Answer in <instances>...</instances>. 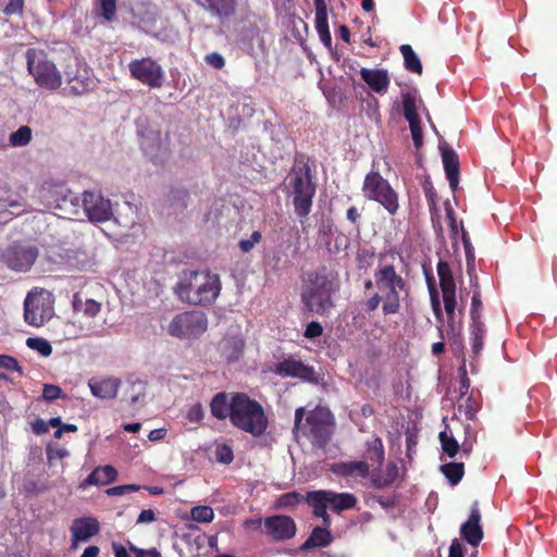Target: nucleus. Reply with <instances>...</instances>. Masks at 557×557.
Listing matches in <instances>:
<instances>
[{"mask_svg":"<svg viewBox=\"0 0 557 557\" xmlns=\"http://www.w3.org/2000/svg\"><path fill=\"white\" fill-rule=\"evenodd\" d=\"M222 288L218 274L210 271L185 270L174 286L177 298L190 306H211Z\"/></svg>","mask_w":557,"mask_h":557,"instance_id":"f257e3e1","label":"nucleus"},{"mask_svg":"<svg viewBox=\"0 0 557 557\" xmlns=\"http://www.w3.org/2000/svg\"><path fill=\"white\" fill-rule=\"evenodd\" d=\"M377 267L373 273L376 288L384 294L382 312L384 315L395 314L400 310V293L407 290V281L397 272L395 261H403L396 250L377 255Z\"/></svg>","mask_w":557,"mask_h":557,"instance_id":"f03ea898","label":"nucleus"},{"mask_svg":"<svg viewBox=\"0 0 557 557\" xmlns=\"http://www.w3.org/2000/svg\"><path fill=\"white\" fill-rule=\"evenodd\" d=\"M286 181L293 196L295 214L299 219L307 218L312 209L318 184L314 168L309 164V159L305 154L295 156Z\"/></svg>","mask_w":557,"mask_h":557,"instance_id":"7ed1b4c3","label":"nucleus"},{"mask_svg":"<svg viewBox=\"0 0 557 557\" xmlns=\"http://www.w3.org/2000/svg\"><path fill=\"white\" fill-rule=\"evenodd\" d=\"M338 274L326 269L311 272L305 280L300 300L306 311L323 315L333 307V296L339 290Z\"/></svg>","mask_w":557,"mask_h":557,"instance_id":"20e7f679","label":"nucleus"},{"mask_svg":"<svg viewBox=\"0 0 557 557\" xmlns=\"http://www.w3.org/2000/svg\"><path fill=\"white\" fill-rule=\"evenodd\" d=\"M231 424L255 437L263 435L269 426V418L263 406L244 392H232Z\"/></svg>","mask_w":557,"mask_h":557,"instance_id":"39448f33","label":"nucleus"},{"mask_svg":"<svg viewBox=\"0 0 557 557\" xmlns=\"http://www.w3.org/2000/svg\"><path fill=\"white\" fill-rule=\"evenodd\" d=\"M305 414L304 407L296 409L294 431L301 432L319 447L325 446L332 436L333 417L331 411L318 408L309 411L304 420Z\"/></svg>","mask_w":557,"mask_h":557,"instance_id":"423d86ee","label":"nucleus"},{"mask_svg":"<svg viewBox=\"0 0 557 557\" xmlns=\"http://www.w3.org/2000/svg\"><path fill=\"white\" fill-rule=\"evenodd\" d=\"M306 503L312 508L314 517L321 518L324 525L331 527L332 520L327 513V508L337 513L352 509L357 505V497L350 493L318 490L306 494Z\"/></svg>","mask_w":557,"mask_h":557,"instance_id":"0eeeda50","label":"nucleus"},{"mask_svg":"<svg viewBox=\"0 0 557 557\" xmlns=\"http://www.w3.org/2000/svg\"><path fill=\"white\" fill-rule=\"evenodd\" d=\"M27 69L36 84L48 90H57L62 85V75L44 50L29 48L26 51Z\"/></svg>","mask_w":557,"mask_h":557,"instance_id":"6e6552de","label":"nucleus"},{"mask_svg":"<svg viewBox=\"0 0 557 557\" xmlns=\"http://www.w3.org/2000/svg\"><path fill=\"white\" fill-rule=\"evenodd\" d=\"M362 191L368 200L379 202L391 215L397 213L398 195L379 172L371 171L366 175Z\"/></svg>","mask_w":557,"mask_h":557,"instance_id":"1a4fd4ad","label":"nucleus"},{"mask_svg":"<svg viewBox=\"0 0 557 557\" xmlns=\"http://www.w3.org/2000/svg\"><path fill=\"white\" fill-rule=\"evenodd\" d=\"M207 329V314L190 310L176 314L168 325V333L176 338L190 339L200 337Z\"/></svg>","mask_w":557,"mask_h":557,"instance_id":"9d476101","label":"nucleus"},{"mask_svg":"<svg viewBox=\"0 0 557 557\" xmlns=\"http://www.w3.org/2000/svg\"><path fill=\"white\" fill-rule=\"evenodd\" d=\"M436 270L440 278V287L443 293L444 307L447 314L446 332L447 335L451 334L454 337H458L460 325H458L455 320V310L457 306L455 278L450 267L446 261L440 260Z\"/></svg>","mask_w":557,"mask_h":557,"instance_id":"9b49d317","label":"nucleus"},{"mask_svg":"<svg viewBox=\"0 0 557 557\" xmlns=\"http://www.w3.org/2000/svg\"><path fill=\"white\" fill-rule=\"evenodd\" d=\"M53 306L51 294L44 289H32L24 300V320L27 324L40 327L51 319Z\"/></svg>","mask_w":557,"mask_h":557,"instance_id":"f8f14e48","label":"nucleus"},{"mask_svg":"<svg viewBox=\"0 0 557 557\" xmlns=\"http://www.w3.org/2000/svg\"><path fill=\"white\" fill-rule=\"evenodd\" d=\"M128 71L134 79L150 88H160L164 83V71L151 57L132 60Z\"/></svg>","mask_w":557,"mask_h":557,"instance_id":"ddd939ff","label":"nucleus"},{"mask_svg":"<svg viewBox=\"0 0 557 557\" xmlns=\"http://www.w3.org/2000/svg\"><path fill=\"white\" fill-rule=\"evenodd\" d=\"M45 197L48 206L59 210L62 214L78 215L81 199L65 185H55L49 188Z\"/></svg>","mask_w":557,"mask_h":557,"instance_id":"4468645a","label":"nucleus"},{"mask_svg":"<svg viewBox=\"0 0 557 557\" xmlns=\"http://www.w3.org/2000/svg\"><path fill=\"white\" fill-rule=\"evenodd\" d=\"M84 212L92 222H104L112 215L111 202L99 191H85L82 205Z\"/></svg>","mask_w":557,"mask_h":557,"instance_id":"2eb2a0df","label":"nucleus"},{"mask_svg":"<svg viewBox=\"0 0 557 557\" xmlns=\"http://www.w3.org/2000/svg\"><path fill=\"white\" fill-rule=\"evenodd\" d=\"M272 372L281 377L300 379L305 382L312 383L318 380L313 367L307 366L292 356L275 363Z\"/></svg>","mask_w":557,"mask_h":557,"instance_id":"dca6fc26","label":"nucleus"},{"mask_svg":"<svg viewBox=\"0 0 557 557\" xmlns=\"http://www.w3.org/2000/svg\"><path fill=\"white\" fill-rule=\"evenodd\" d=\"M38 257L36 247L12 245L2 255L4 263L14 271H27Z\"/></svg>","mask_w":557,"mask_h":557,"instance_id":"f3484780","label":"nucleus"},{"mask_svg":"<svg viewBox=\"0 0 557 557\" xmlns=\"http://www.w3.org/2000/svg\"><path fill=\"white\" fill-rule=\"evenodd\" d=\"M264 533L274 542L290 540L295 536L297 527L293 518L284 515L267 517L263 522Z\"/></svg>","mask_w":557,"mask_h":557,"instance_id":"a211bd4d","label":"nucleus"},{"mask_svg":"<svg viewBox=\"0 0 557 557\" xmlns=\"http://www.w3.org/2000/svg\"><path fill=\"white\" fill-rule=\"evenodd\" d=\"M401 98L404 116L409 123L413 145L417 149H419L423 145V133L421 127V120L417 110V99L410 92L403 94Z\"/></svg>","mask_w":557,"mask_h":557,"instance_id":"6ab92c4d","label":"nucleus"},{"mask_svg":"<svg viewBox=\"0 0 557 557\" xmlns=\"http://www.w3.org/2000/svg\"><path fill=\"white\" fill-rule=\"evenodd\" d=\"M471 425L467 424L465 426L466 437L461 444L454 437V435L448 434L447 431H443L438 435V440L441 442V446L443 453L446 454L449 458H454L459 451L461 456L468 457L473 449V440L469 436L471 433Z\"/></svg>","mask_w":557,"mask_h":557,"instance_id":"aec40b11","label":"nucleus"},{"mask_svg":"<svg viewBox=\"0 0 557 557\" xmlns=\"http://www.w3.org/2000/svg\"><path fill=\"white\" fill-rule=\"evenodd\" d=\"M480 521L481 512L479 503L474 502L468 520L460 527L461 537L473 547H478L483 540L484 532Z\"/></svg>","mask_w":557,"mask_h":557,"instance_id":"412c9836","label":"nucleus"},{"mask_svg":"<svg viewBox=\"0 0 557 557\" xmlns=\"http://www.w3.org/2000/svg\"><path fill=\"white\" fill-rule=\"evenodd\" d=\"M122 381L114 376L90 377L88 380V387L94 397L99 399H114L117 396Z\"/></svg>","mask_w":557,"mask_h":557,"instance_id":"4be33fe9","label":"nucleus"},{"mask_svg":"<svg viewBox=\"0 0 557 557\" xmlns=\"http://www.w3.org/2000/svg\"><path fill=\"white\" fill-rule=\"evenodd\" d=\"M218 349L227 363H233L243 357L245 341L240 334H226L219 343Z\"/></svg>","mask_w":557,"mask_h":557,"instance_id":"5701e85b","label":"nucleus"},{"mask_svg":"<svg viewBox=\"0 0 557 557\" xmlns=\"http://www.w3.org/2000/svg\"><path fill=\"white\" fill-rule=\"evenodd\" d=\"M359 74L372 91L380 95H384L387 91L391 83L387 70L362 67Z\"/></svg>","mask_w":557,"mask_h":557,"instance_id":"b1692460","label":"nucleus"},{"mask_svg":"<svg viewBox=\"0 0 557 557\" xmlns=\"http://www.w3.org/2000/svg\"><path fill=\"white\" fill-rule=\"evenodd\" d=\"M100 531L99 521L94 517L77 518L71 527L73 542H86Z\"/></svg>","mask_w":557,"mask_h":557,"instance_id":"393cba45","label":"nucleus"},{"mask_svg":"<svg viewBox=\"0 0 557 557\" xmlns=\"http://www.w3.org/2000/svg\"><path fill=\"white\" fill-rule=\"evenodd\" d=\"M441 151L446 178L450 188L456 190L459 184V158L456 151L447 145L442 146Z\"/></svg>","mask_w":557,"mask_h":557,"instance_id":"a878e982","label":"nucleus"},{"mask_svg":"<svg viewBox=\"0 0 557 557\" xmlns=\"http://www.w3.org/2000/svg\"><path fill=\"white\" fill-rule=\"evenodd\" d=\"M332 471L344 478L366 479L370 474V467L362 460L341 461L333 465Z\"/></svg>","mask_w":557,"mask_h":557,"instance_id":"bb28decb","label":"nucleus"},{"mask_svg":"<svg viewBox=\"0 0 557 557\" xmlns=\"http://www.w3.org/2000/svg\"><path fill=\"white\" fill-rule=\"evenodd\" d=\"M232 393H216L210 401L211 414L218 420H225L232 417Z\"/></svg>","mask_w":557,"mask_h":557,"instance_id":"cd10ccee","label":"nucleus"},{"mask_svg":"<svg viewBox=\"0 0 557 557\" xmlns=\"http://www.w3.org/2000/svg\"><path fill=\"white\" fill-rule=\"evenodd\" d=\"M202 8L220 20L230 18L236 12V0H203Z\"/></svg>","mask_w":557,"mask_h":557,"instance_id":"c85d7f7f","label":"nucleus"},{"mask_svg":"<svg viewBox=\"0 0 557 557\" xmlns=\"http://www.w3.org/2000/svg\"><path fill=\"white\" fill-rule=\"evenodd\" d=\"M117 478V471L113 466L107 465L97 467L81 484V487L88 485H107Z\"/></svg>","mask_w":557,"mask_h":557,"instance_id":"c756f323","label":"nucleus"},{"mask_svg":"<svg viewBox=\"0 0 557 557\" xmlns=\"http://www.w3.org/2000/svg\"><path fill=\"white\" fill-rule=\"evenodd\" d=\"M330 527H315L309 537L300 546L302 550H308L315 547H326L332 543L333 536L330 532Z\"/></svg>","mask_w":557,"mask_h":557,"instance_id":"7c9ffc66","label":"nucleus"},{"mask_svg":"<svg viewBox=\"0 0 557 557\" xmlns=\"http://www.w3.org/2000/svg\"><path fill=\"white\" fill-rule=\"evenodd\" d=\"M398 476V467L395 462H388L384 473H372L371 483L376 488L391 486Z\"/></svg>","mask_w":557,"mask_h":557,"instance_id":"2f4dec72","label":"nucleus"},{"mask_svg":"<svg viewBox=\"0 0 557 557\" xmlns=\"http://www.w3.org/2000/svg\"><path fill=\"white\" fill-rule=\"evenodd\" d=\"M189 200V191L186 188H171L168 193L165 201L169 207L173 208L176 211H183L187 208Z\"/></svg>","mask_w":557,"mask_h":557,"instance_id":"473e14b6","label":"nucleus"},{"mask_svg":"<svg viewBox=\"0 0 557 557\" xmlns=\"http://www.w3.org/2000/svg\"><path fill=\"white\" fill-rule=\"evenodd\" d=\"M407 71L414 74H422L423 67L420 58L410 45H401L399 48Z\"/></svg>","mask_w":557,"mask_h":557,"instance_id":"72a5a7b5","label":"nucleus"},{"mask_svg":"<svg viewBox=\"0 0 557 557\" xmlns=\"http://www.w3.org/2000/svg\"><path fill=\"white\" fill-rule=\"evenodd\" d=\"M440 470L444 474V476L448 480L449 484L455 486L463 478L465 465H463V462H448V463L442 465Z\"/></svg>","mask_w":557,"mask_h":557,"instance_id":"f704fd0d","label":"nucleus"},{"mask_svg":"<svg viewBox=\"0 0 557 557\" xmlns=\"http://www.w3.org/2000/svg\"><path fill=\"white\" fill-rule=\"evenodd\" d=\"M366 449V458L381 466L385 458L383 442L379 436H374L368 441Z\"/></svg>","mask_w":557,"mask_h":557,"instance_id":"c9c22d12","label":"nucleus"},{"mask_svg":"<svg viewBox=\"0 0 557 557\" xmlns=\"http://www.w3.org/2000/svg\"><path fill=\"white\" fill-rule=\"evenodd\" d=\"M32 128L28 125H22L10 134L9 144L12 147H25L32 141Z\"/></svg>","mask_w":557,"mask_h":557,"instance_id":"e433bc0d","label":"nucleus"},{"mask_svg":"<svg viewBox=\"0 0 557 557\" xmlns=\"http://www.w3.org/2000/svg\"><path fill=\"white\" fill-rule=\"evenodd\" d=\"M471 342L472 352L479 355L483 348V338L485 335V327L483 321L471 322Z\"/></svg>","mask_w":557,"mask_h":557,"instance_id":"4c0bfd02","label":"nucleus"},{"mask_svg":"<svg viewBox=\"0 0 557 557\" xmlns=\"http://www.w3.org/2000/svg\"><path fill=\"white\" fill-rule=\"evenodd\" d=\"M315 29L323 45L331 50L332 49V36L329 29L327 16L315 17Z\"/></svg>","mask_w":557,"mask_h":557,"instance_id":"58836bf2","label":"nucleus"},{"mask_svg":"<svg viewBox=\"0 0 557 557\" xmlns=\"http://www.w3.org/2000/svg\"><path fill=\"white\" fill-rule=\"evenodd\" d=\"M191 519L199 523H209L214 518L213 509L209 506H196L190 511Z\"/></svg>","mask_w":557,"mask_h":557,"instance_id":"ea45409f","label":"nucleus"},{"mask_svg":"<svg viewBox=\"0 0 557 557\" xmlns=\"http://www.w3.org/2000/svg\"><path fill=\"white\" fill-rule=\"evenodd\" d=\"M428 286H429L433 313H434L436 320L442 322L443 321V311H442V306H441V301H440V296H438V292H437L434 283L431 281V278L428 280Z\"/></svg>","mask_w":557,"mask_h":557,"instance_id":"a19ab883","label":"nucleus"},{"mask_svg":"<svg viewBox=\"0 0 557 557\" xmlns=\"http://www.w3.org/2000/svg\"><path fill=\"white\" fill-rule=\"evenodd\" d=\"M26 345L34 349V350H37L39 354H41L42 356L45 357H48L51 355L52 352V347L50 345V343L44 338H40V337H29L27 338L26 341Z\"/></svg>","mask_w":557,"mask_h":557,"instance_id":"79ce46f5","label":"nucleus"},{"mask_svg":"<svg viewBox=\"0 0 557 557\" xmlns=\"http://www.w3.org/2000/svg\"><path fill=\"white\" fill-rule=\"evenodd\" d=\"M79 304L82 306V311L90 318L96 317L101 310V304L94 299H87L84 304L79 301ZM74 308L75 310H81L76 298L74 300Z\"/></svg>","mask_w":557,"mask_h":557,"instance_id":"37998d69","label":"nucleus"},{"mask_svg":"<svg viewBox=\"0 0 557 557\" xmlns=\"http://www.w3.org/2000/svg\"><path fill=\"white\" fill-rule=\"evenodd\" d=\"M214 455L216 461L223 465H230L234 460L233 449L227 444H219L215 448Z\"/></svg>","mask_w":557,"mask_h":557,"instance_id":"c03bdc74","label":"nucleus"},{"mask_svg":"<svg viewBox=\"0 0 557 557\" xmlns=\"http://www.w3.org/2000/svg\"><path fill=\"white\" fill-rule=\"evenodd\" d=\"M306 502V496L298 492H288L280 496L278 506L281 507H295L301 502Z\"/></svg>","mask_w":557,"mask_h":557,"instance_id":"a18cd8bd","label":"nucleus"},{"mask_svg":"<svg viewBox=\"0 0 557 557\" xmlns=\"http://www.w3.org/2000/svg\"><path fill=\"white\" fill-rule=\"evenodd\" d=\"M483 308V304L481 300V293L479 290L474 292L471 299V309L470 317L471 321H482L481 319V310Z\"/></svg>","mask_w":557,"mask_h":557,"instance_id":"49530a36","label":"nucleus"},{"mask_svg":"<svg viewBox=\"0 0 557 557\" xmlns=\"http://www.w3.org/2000/svg\"><path fill=\"white\" fill-rule=\"evenodd\" d=\"M459 409H463V413L468 420H473L479 410V404L472 396H469L465 400V404L460 405Z\"/></svg>","mask_w":557,"mask_h":557,"instance_id":"de8ad7c7","label":"nucleus"},{"mask_svg":"<svg viewBox=\"0 0 557 557\" xmlns=\"http://www.w3.org/2000/svg\"><path fill=\"white\" fill-rule=\"evenodd\" d=\"M262 238L259 231H253L248 239H240L238 247L243 252H249L253 249L255 245L258 244Z\"/></svg>","mask_w":557,"mask_h":557,"instance_id":"09e8293b","label":"nucleus"},{"mask_svg":"<svg viewBox=\"0 0 557 557\" xmlns=\"http://www.w3.org/2000/svg\"><path fill=\"white\" fill-rule=\"evenodd\" d=\"M116 12V0H101V15L108 22H111Z\"/></svg>","mask_w":557,"mask_h":557,"instance_id":"8fccbe9b","label":"nucleus"},{"mask_svg":"<svg viewBox=\"0 0 557 557\" xmlns=\"http://www.w3.org/2000/svg\"><path fill=\"white\" fill-rule=\"evenodd\" d=\"M63 392L58 385L45 384L42 389V399L52 401L62 397Z\"/></svg>","mask_w":557,"mask_h":557,"instance_id":"3c124183","label":"nucleus"},{"mask_svg":"<svg viewBox=\"0 0 557 557\" xmlns=\"http://www.w3.org/2000/svg\"><path fill=\"white\" fill-rule=\"evenodd\" d=\"M140 490V486L137 484H125L110 487L106 491L109 496H120L126 493L137 492Z\"/></svg>","mask_w":557,"mask_h":557,"instance_id":"603ef678","label":"nucleus"},{"mask_svg":"<svg viewBox=\"0 0 557 557\" xmlns=\"http://www.w3.org/2000/svg\"><path fill=\"white\" fill-rule=\"evenodd\" d=\"M0 368L8 371H16L21 374L23 373L17 360L9 355H0Z\"/></svg>","mask_w":557,"mask_h":557,"instance_id":"864d4df0","label":"nucleus"},{"mask_svg":"<svg viewBox=\"0 0 557 557\" xmlns=\"http://www.w3.org/2000/svg\"><path fill=\"white\" fill-rule=\"evenodd\" d=\"M3 13L5 15H18L24 13V0H10L5 5Z\"/></svg>","mask_w":557,"mask_h":557,"instance_id":"5fc2aeb1","label":"nucleus"},{"mask_svg":"<svg viewBox=\"0 0 557 557\" xmlns=\"http://www.w3.org/2000/svg\"><path fill=\"white\" fill-rule=\"evenodd\" d=\"M461 239H462V244L465 247L467 263L469 264L471 261L472 262L474 261V252H473V247L471 245L468 232L465 230L462 224H461Z\"/></svg>","mask_w":557,"mask_h":557,"instance_id":"6e6d98bb","label":"nucleus"},{"mask_svg":"<svg viewBox=\"0 0 557 557\" xmlns=\"http://www.w3.org/2000/svg\"><path fill=\"white\" fill-rule=\"evenodd\" d=\"M205 61L207 64L212 66L213 69L221 70L225 66V59L219 52H211L205 57Z\"/></svg>","mask_w":557,"mask_h":557,"instance_id":"4d7b16f0","label":"nucleus"},{"mask_svg":"<svg viewBox=\"0 0 557 557\" xmlns=\"http://www.w3.org/2000/svg\"><path fill=\"white\" fill-rule=\"evenodd\" d=\"M323 334V327L322 325L317 321H311L308 323L306 330H305V337L312 339L315 337H319Z\"/></svg>","mask_w":557,"mask_h":557,"instance_id":"13d9d810","label":"nucleus"},{"mask_svg":"<svg viewBox=\"0 0 557 557\" xmlns=\"http://www.w3.org/2000/svg\"><path fill=\"white\" fill-rule=\"evenodd\" d=\"M67 81H69V84H71V89L73 90L74 94L81 95L87 90V84H85L84 81L79 79L78 76L71 77L67 74Z\"/></svg>","mask_w":557,"mask_h":557,"instance_id":"bf43d9fd","label":"nucleus"},{"mask_svg":"<svg viewBox=\"0 0 557 557\" xmlns=\"http://www.w3.org/2000/svg\"><path fill=\"white\" fill-rule=\"evenodd\" d=\"M445 211H446V215L448 219V225H449L450 232L453 233L454 236H456L458 233V224H457V220L455 216V211L451 208L449 202L445 203Z\"/></svg>","mask_w":557,"mask_h":557,"instance_id":"052dcab7","label":"nucleus"},{"mask_svg":"<svg viewBox=\"0 0 557 557\" xmlns=\"http://www.w3.org/2000/svg\"><path fill=\"white\" fill-rule=\"evenodd\" d=\"M384 302V294L380 295L379 293H374L367 301H366V310L369 312L375 311L380 304Z\"/></svg>","mask_w":557,"mask_h":557,"instance_id":"680f3d73","label":"nucleus"},{"mask_svg":"<svg viewBox=\"0 0 557 557\" xmlns=\"http://www.w3.org/2000/svg\"><path fill=\"white\" fill-rule=\"evenodd\" d=\"M129 550L135 554V557H161V554L156 549H140L135 547L132 543H129Z\"/></svg>","mask_w":557,"mask_h":557,"instance_id":"e2e57ef3","label":"nucleus"},{"mask_svg":"<svg viewBox=\"0 0 557 557\" xmlns=\"http://www.w3.org/2000/svg\"><path fill=\"white\" fill-rule=\"evenodd\" d=\"M132 392L133 393L131 394V398H129L131 405L137 404L139 401V399L145 396V388L140 383L139 384L133 383Z\"/></svg>","mask_w":557,"mask_h":557,"instance_id":"0e129e2a","label":"nucleus"},{"mask_svg":"<svg viewBox=\"0 0 557 557\" xmlns=\"http://www.w3.org/2000/svg\"><path fill=\"white\" fill-rule=\"evenodd\" d=\"M448 557H465L463 555V546L460 543L459 540L454 539L451 541L450 547H449V554Z\"/></svg>","mask_w":557,"mask_h":557,"instance_id":"69168bd1","label":"nucleus"},{"mask_svg":"<svg viewBox=\"0 0 557 557\" xmlns=\"http://www.w3.org/2000/svg\"><path fill=\"white\" fill-rule=\"evenodd\" d=\"M203 418V410L200 404L194 405L188 411V419L190 421H200Z\"/></svg>","mask_w":557,"mask_h":557,"instance_id":"338daca9","label":"nucleus"},{"mask_svg":"<svg viewBox=\"0 0 557 557\" xmlns=\"http://www.w3.org/2000/svg\"><path fill=\"white\" fill-rule=\"evenodd\" d=\"M32 430L35 434L41 435L46 434L49 431V428L47 422L38 418L32 423Z\"/></svg>","mask_w":557,"mask_h":557,"instance_id":"774afa93","label":"nucleus"}]
</instances>
